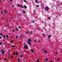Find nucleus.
Returning <instances> with one entry per match:
<instances>
[{
  "instance_id": "obj_31",
  "label": "nucleus",
  "mask_w": 62,
  "mask_h": 62,
  "mask_svg": "<svg viewBox=\"0 0 62 62\" xmlns=\"http://www.w3.org/2000/svg\"><path fill=\"white\" fill-rule=\"evenodd\" d=\"M46 61H48V59H46Z\"/></svg>"
},
{
  "instance_id": "obj_10",
  "label": "nucleus",
  "mask_w": 62,
  "mask_h": 62,
  "mask_svg": "<svg viewBox=\"0 0 62 62\" xmlns=\"http://www.w3.org/2000/svg\"><path fill=\"white\" fill-rule=\"evenodd\" d=\"M4 12L5 13H7V12H6V10H4Z\"/></svg>"
},
{
  "instance_id": "obj_52",
  "label": "nucleus",
  "mask_w": 62,
  "mask_h": 62,
  "mask_svg": "<svg viewBox=\"0 0 62 62\" xmlns=\"http://www.w3.org/2000/svg\"><path fill=\"white\" fill-rule=\"evenodd\" d=\"M13 32H14V30H13Z\"/></svg>"
},
{
  "instance_id": "obj_24",
  "label": "nucleus",
  "mask_w": 62,
  "mask_h": 62,
  "mask_svg": "<svg viewBox=\"0 0 62 62\" xmlns=\"http://www.w3.org/2000/svg\"><path fill=\"white\" fill-rule=\"evenodd\" d=\"M11 43H13V40H11Z\"/></svg>"
},
{
  "instance_id": "obj_30",
  "label": "nucleus",
  "mask_w": 62,
  "mask_h": 62,
  "mask_svg": "<svg viewBox=\"0 0 62 62\" xmlns=\"http://www.w3.org/2000/svg\"><path fill=\"white\" fill-rule=\"evenodd\" d=\"M23 13H25V11H23Z\"/></svg>"
},
{
  "instance_id": "obj_34",
  "label": "nucleus",
  "mask_w": 62,
  "mask_h": 62,
  "mask_svg": "<svg viewBox=\"0 0 62 62\" xmlns=\"http://www.w3.org/2000/svg\"><path fill=\"white\" fill-rule=\"evenodd\" d=\"M55 54H57V52H56L55 53Z\"/></svg>"
},
{
  "instance_id": "obj_17",
  "label": "nucleus",
  "mask_w": 62,
  "mask_h": 62,
  "mask_svg": "<svg viewBox=\"0 0 62 62\" xmlns=\"http://www.w3.org/2000/svg\"><path fill=\"white\" fill-rule=\"evenodd\" d=\"M3 37L5 39H6V36H5V35H3Z\"/></svg>"
},
{
  "instance_id": "obj_28",
  "label": "nucleus",
  "mask_w": 62,
  "mask_h": 62,
  "mask_svg": "<svg viewBox=\"0 0 62 62\" xmlns=\"http://www.w3.org/2000/svg\"><path fill=\"white\" fill-rule=\"evenodd\" d=\"M11 58H13V57L12 56H11Z\"/></svg>"
},
{
  "instance_id": "obj_39",
  "label": "nucleus",
  "mask_w": 62,
  "mask_h": 62,
  "mask_svg": "<svg viewBox=\"0 0 62 62\" xmlns=\"http://www.w3.org/2000/svg\"><path fill=\"white\" fill-rule=\"evenodd\" d=\"M20 56L21 57H22L23 56V55H21Z\"/></svg>"
},
{
  "instance_id": "obj_15",
  "label": "nucleus",
  "mask_w": 62,
  "mask_h": 62,
  "mask_svg": "<svg viewBox=\"0 0 62 62\" xmlns=\"http://www.w3.org/2000/svg\"><path fill=\"white\" fill-rule=\"evenodd\" d=\"M4 50H3V49H1V50L0 51V52L1 53V52H3V51H4Z\"/></svg>"
},
{
  "instance_id": "obj_49",
  "label": "nucleus",
  "mask_w": 62,
  "mask_h": 62,
  "mask_svg": "<svg viewBox=\"0 0 62 62\" xmlns=\"http://www.w3.org/2000/svg\"><path fill=\"white\" fill-rule=\"evenodd\" d=\"M60 6V5H57L58 6Z\"/></svg>"
},
{
  "instance_id": "obj_6",
  "label": "nucleus",
  "mask_w": 62,
  "mask_h": 62,
  "mask_svg": "<svg viewBox=\"0 0 62 62\" xmlns=\"http://www.w3.org/2000/svg\"><path fill=\"white\" fill-rule=\"evenodd\" d=\"M51 35H49L48 36V39H49L50 38H51Z\"/></svg>"
},
{
  "instance_id": "obj_18",
  "label": "nucleus",
  "mask_w": 62,
  "mask_h": 62,
  "mask_svg": "<svg viewBox=\"0 0 62 62\" xmlns=\"http://www.w3.org/2000/svg\"><path fill=\"white\" fill-rule=\"evenodd\" d=\"M31 51L32 52H34V50L33 49H31Z\"/></svg>"
},
{
  "instance_id": "obj_60",
  "label": "nucleus",
  "mask_w": 62,
  "mask_h": 62,
  "mask_svg": "<svg viewBox=\"0 0 62 62\" xmlns=\"http://www.w3.org/2000/svg\"><path fill=\"white\" fill-rule=\"evenodd\" d=\"M29 24L30 23V22H29Z\"/></svg>"
},
{
  "instance_id": "obj_3",
  "label": "nucleus",
  "mask_w": 62,
  "mask_h": 62,
  "mask_svg": "<svg viewBox=\"0 0 62 62\" xmlns=\"http://www.w3.org/2000/svg\"><path fill=\"white\" fill-rule=\"evenodd\" d=\"M45 8L46 9V10H48V9H49V8L47 7H46Z\"/></svg>"
},
{
  "instance_id": "obj_61",
  "label": "nucleus",
  "mask_w": 62,
  "mask_h": 62,
  "mask_svg": "<svg viewBox=\"0 0 62 62\" xmlns=\"http://www.w3.org/2000/svg\"><path fill=\"white\" fill-rule=\"evenodd\" d=\"M19 16H21V15H20Z\"/></svg>"
},
{
  "instance_id": "obj_50",
  "label": "nucleus",
  "mask_w": 62,
  "mask_h": 62,
  "mask_svg": "<svg viewBox=\"0 0 62 62\" xmlns=\"http://www.w3.org/2000/svg\"><path fill=\"white\" fill-rule=\"evenodd\" d=\"M7 25H8V26H9V25H8V24H7Z\"/></svg>"
},
{
  "instance_id": "obj_54",
  "label": "nucleus",
  "mask_w": 62,
  "mask_h": 62,
  "mask_svg": "<svg viewBox=\"0 0 62 62\" xmlns=\"http://www.w3.org/2000/svg\"><path fill=\"white\" fill-rule=\"evenodd\" d=\"M21 53H22V54H23L24 52H22Z\"/></svg>"
},
{
  "instance_id": "obj_62",
  "label": "nucleus",
  "mask_w": 62,
  "mask_h": 62,
  "mask_svg": "<svg viewBox=\"0 0 62 62\" xmlns=\"http://www.w3.org/2000/svg\"><path fill=\"white\" fill-rule=\"evenodd\" d=\"M15 15V16H16L15 15Z\"/></svg>"
},
{
  "instance_id": "obj_35",
  "label": "nucleus",
  "mask_w": 62,
  "mask_h": 62,
  "mask_svg": "<svg viewBox=\"0 0 62 62\" xmlns=\"http://www.w3.org/2000/svg\"><path fill=\"white\" fill-rule=\"evenodd\" d=\"M16 30H17V31H18V29L17 28H16Z\"/></svg>"
},
{
  "instance_id": "obj_33",
  "label": "nucleus",
  "mask_w": 62,
  "mask_h": 62,
  "mask_svg": "<svg viewBox=\"0 0 62 62\" xmlns=\"http://www.w3.org/2000/svg\"><path fill=\"white\" fill-rule=\"evenodd\" d=\"M4 60H7V59H6V58H4Z\"/></svg>"
},
{
  "instance_id": "obj_41",
  "label": "nucleus",
  "mask_w": 62,
  "mask_h": 62,
  "mask_svg": "<svg viewBox=\"0 0 62 62\" xmlns=\"http://www.w3.org/2000/svg\"><path fill=\"white\" fill-rule=\"evenodd\" d=\"M37 7H39V6L38 5H37Z\"/></svg>"
},
{
  "instance_id": "obj_45",
  "label": "nucleus",
  "mask_w": 62,
  "mask_h": 62,
  "mask_svg": "<svg viewBox=\"0 0 62 62\" xmlns=\"http://www.w3.org/2000/svg\"><path fill=\"white\" fill-rule=\"evenodd\" d=\"M10 1H11V2H12V0H10Z\"/></svg>"
},
{
  "instance_id": "obj_8",
  "label": "nucleus",
  "mask_w": 62,
  "mask_h": 62,
  "mask_svg": "<svg viewBox=\"0 0 62 62\" xmlns=\"http://www.w3.org/2000/svg\"><path fill=\"white\" fill-rule=\"evenodd\" d=\"M17 61H18V62H20V61H21V60H19V59H17Z\"/></svg>"
},
{
  "instance_id": "obj_12",
  "label": "nucleus",
  "mask_w": 62,
  "mask_h": 62,
  "mask_svg": "<svg viewBox=\"0 0 62 62\" xmlns=\"http://www.w3.org/2000/svg\"><path fill=\"white\" fill-rule=\"evenodd\" d=\"M12 47H13V48H15V45H13L12 46Z\"/></svg>"
},
{
  "instance_id": "obj_43",
  "label": "nucleus",
  "mask_w": 62,
  "mask_h": 62,
  "mask_svg": "<svg viewBox=\"0 0 62 62\" xmlns=\"http://www.w3.org/2000/svg\"><path fill=\"white\" fill-rule=\"evenodd\" d=\"M34 42H36V40H35L34 41Z\"/></svg>"
},
{
  "instance_id": "obj_37",
  "label": "nucleus",
  "mask_w": 62,
  "mask_h": 62,
  "mask_svg": "<svg viewBox=\"0 0 62 62\" xmlns=\"http://www.w3.org/2000/svg\"><path fill=\"white\" fill-rule=\"evenodd\" d=\"M18 28H19V29H21V27H20L19 26Z\"/></svg>"
},
{
  "instance_id": "obj_27",
  "label": "nucleus",
  "mask_w": 62,
  "mask_h": 62,
  "mask_svg": "<svg viewBox=\"0 0 62 62\" xmlns=\"http://www.w3.org/2000/svg\"><path fill=\"white\" fill-rule=\"evenodd\" d=\"M35 2H36V3H38V2L37 1V0H35Z\"/></svg>"
},
{
  "instance_id": "obj_40",
  "label": "nucleus",
  "mask_w": 62,
  "mask_h": 62,
  "mask_svg": "<svg viewBox=\"0 0 62 62\" xmlns=\"http://www.w3.org/2000/svg\"><path fill=\"white\" fill-rule=\"evenodd\" d=\"M49 62H53V61H49Z\"/></svg>"
},
{
  "instance_id": "obj_2",
  "label": "nucleus",
  "mask_w": 62,
  "mask_h": 62,
  "mask_svg": "<svg viewBox=\"0 0 62 62\" xmlns=\"http://www.w3.org/2000/svg\"><path fill=\"white\" fill-rule=\"evenodd\" d=\"M24 47L25 49H28V46H24Z\"/></svg>"
},
{
  "instance_id": "obj_38",
  "label": "nucleus",
  "mask_w": 62,
  "mask_h": 62,
  "mask_svg": "<svg viewBox=\"0 0 62 62\" xmlns=\"http://www.w3.org/2000/svg\"><path fill=\"white\" fill-rule=\"evenodd\" d=\"M48 19H51V18L50 17H49Z\"/></svg>"
},
{
  "instance_id": "obj_13",
  "label": "nucleus",
  "mask_w": 62,
  "mask_h": 62,
  "mask_svg": "<svg viewBox=\"0 0 62 62\" xmlns=\"http://www.w3.org/2000/svg\"><path fill=\"white\" fill-rule=\"evenodd\" d=\"M16 55H18V52H16Z\"/></svg>"
},
{
  "instance_id": "obj_55",
  "label": "nucleus",
  "mask_w": 62,
  "mask_h": 62,
  "mask_svg": "<svg viewBox=\"0 0 62 62\" xmlns=\"http://www.w3.org/2000/svg\"><path fill=\"white\" fill-rule=\"evenodd\" d=\"M38 42H40V41H38Z\"/></svg>"
},
{
  "instance_id": "obj_26",
  "label": "nucleus",
  "mask_w": 62,
  "mask_h": 62,
  "mask_svg": "<svg viewBox=\"0 0 62 62\" xmlns=\"http://www.w3.org/2000/svg\"><path fill=\"white\" fill-rule=\"evenodd\" d=\"M6 37L7 38H8V35H6Z\"/></svg>"
},
{
  "instance_id": "obj_46",
  "label": "nucleus",
  "mask_w": 62,
  "mask_h": 62,
  "mask_svg": "<svg viewBox=\"0 0 62 62\" xmlns=\"http://www.w3.org/2000/svg\"><path fill=\"white\" fill-rule=\"evenodd\" d=\"M35 11H36L35 10H34V12H35Z\"/></svg>"
},
{
  "instance_id": "obj_14",
  "label": "nucleus",
  "mask_w": 62,
  "mask_h": 62,
  "mask_svg": "<svg viewBox=\"0 0 62 62\" xmlns=\"http://www.w3.org/2000/svg\"><path fill=\"white\" fill-rule=\"evenodd\" d=\"M5 53V52L4 51H3L2 52V54H4Z\"/></svg>"
},
{
  "instance_id": "obj_19",
  "label": "nucleus",
  "mask_w": 62,
  "mask_h": 62,
  "mask_svg": "<svg viewBox=\"0 0 62 62\" xmlns=\"http://www.w3.org/2000/svg\"><path fill=\"white\" fill-rule=\"evenodd\" d=\"M20 7H22V8H23V6H22V5H20Z\"/></svg>"
},
{
  "instance_id": "obj_23",
  "label": "nucleus",
  "mask_w": 62,
  "mask_h": 62,
  "mask_svg": "<svg viewBox=\"0 0 62 62\" xmlns=\"http://www.w3.org/2000/svg\"><path fill=\"white\" fill-rule=\"evenodd\" d=\"M39 59H38L37 60V62H39Z\"/></svg>"
},
{
  "instance_id": "obj_29",
  "label": "nucleus",
  "mask_w": 62,
  "mask_h": 62,
  "mask_svg": "<svg viewBox=\"0 0 62 62\" xmlns=\"http://www.w3.org/2000/svg\"><path fill=\"white\" fill-rule=\"evenodd\" d=\"M60 60V59H59V58H58V59H57V60H58V61H59Z\"/></svg>"
},
{
  "instance_id": "obj_5",
  "label": "nucleus",
  "mask_w": 62,
  "mask_h": 62,
  "mask_svg": "<svg viewBox=\"0 0 62 62\" xmlns=\"http://www.w3.org/2000/svg\"><path fill=\"white\" fill-rule=\"evenodd\" d=\"M1 14H3V11H1L0 12Z\"/></svg>"
},
{
  "instance_id": "obj_53",
  "label": "nucleus",
  "mask_w": 62,
  "mask_h": 62,
  "mask_svg": "<svg viewBox=\"0 0 62 62\" xmlns=\"http://www.w3.org/2000/svg\"><path fill=\"white\" fill-rule=\"evenodd\" d=\"M22 36H20V38H22Z\"/></svg>"
},
{
  "instance_id": "obj_16",
  "label": "nucleus",
  "mask_w": 62,
  "mask_h": 62,
  "mask_svg": "<svg viewBox=\"0 0 62 62\" xmlns=\"http://www.w3.org/2000/svg\"><path fill=\"white\" fill-rule=\"evenodd\" d=\"M0 35L1 36H3V34H2V33H0Z\"/></svg>"
},
{
  "instance_id": "obj_42",
  "label": "nucleus",
  "mask_w": 62,
  "mask_h": 62,
  "mask_svg": "<svg viewBox=\"0 0 62 62\" xmlns=\"http://www.w3.org/2000/svg\"><path fill=\"white\" fill-rule=\"evenodd\" d=\"M8 57H11V56H8Z\"/></svg>"
},
{
  "instance_id": "obj_48",
  "label": "nucleus",
  "mask_w": 62,
  "mask_h": 62,
  "mask_svg": "<svg viewBox=\"0 0 62 62\" xmlns=\"http://www.w3.org/2000/svg\"><path fill=\"white\" fill-rule=\"evenodd\" d=\"M0 39H1V37L0 35Z\"/></svg>"
},
{
  "instance_id": "obj_59",
  "label": "nucleus",
  "mask_w": 62,
  "mask_h": 62,
  "mask_svg": "<svg viewBox=\"0 0 62 62\" xmlns=\"http://www.w3.org/2000/svg\"><path fill=\"white\" fill-rule=\"evenodd\" d=\"M9 52H10V50L9 51Z\"/></svg>"
},
{
  "instance_id": "obj_21",
  "label": "nucleus",
  "mask_w": 62,
  "mask_h": 62,
  "mask_svg": "<svg viewBox=\"0 0 62 62\" xmlns=\"http://www.w3.org/2000/svg\"><path fill=\"white\" fill-rule=\"evenodd\" d=\"M13 54L14 55H15L16 54V53H15V52H13Z\"/></svg>"
},
{
  "instance_id": "obj_11",
  "label": "nucleus",
  "mask_w": 62,
  "mask_h": 62,
  "mask_svg": "<svg viewBox=\"0 0 62 62\" xmlns=\"http://www.w3.org/2000/svg\"><path fill=\"white\" fill-rule=\"evenodd\" d=\"M28 44H29V45H31V43L30 42H28Z\"/></svg>"
},
{
  "instance_id": "obj_44",
  "label": "nucleus",
  "mask_w": 62,
  "mask_h": 62,
  "mask_svg": "<svg viewBox=\"0 0 62 62\" xmlns=\"http://www.w3.org/2000/svg\"><path fill=\"white\" fill-rule=\"evenodd\" d=\"M12 7H14V5H12Z\"/></svg>"
},
{
  "instance_id": "obj_20",
  "label": "nucleus",
  "mask_w": 62,
  "mask_h": 62,
  "mask_svg": "<svg viewBox=\"0 0 62 62\" xmlns=\"http://www.w3.org/2000/svg\"><path fill=\"white\" fill-rule=\"evenodd\" d=\"M3 43V42H1L0 43V45H1V44H2Z\"/></svg>"
},
{
  "instance_id": "obj_51",
  "label": "nucleus",
  "mask_w": 62,
  "mask_h": 62,
  "mask_svg": "<svg viewBox=\"0 0 62 62\" xmlns=\"http://www.w3.org/2000/svg\"><path fill=\"white\" fill-rule=\"evenodd\" d=\"M42 23H44V22H42Z\"/></svg>"
},
{
  "instance_id": "obj_4",
  "label": "nucleus",
  "mask_w": 62,
  "mask_h": 62,
  "mask_svg": "<svg viewBox=\"0 0 62 62\" xmlns=\"http://www.w3.org/2000/svg\"><path fill=\"white\" fill-rule=\"evenodd\" d=\"M44 50V51L45 52V53L46 54H47V52L46 51H45L44 49H43Z\"/></svg>"
},
{
  "instance_id": "obj_36",
  "label": "nucleus",
  "mask_w": 62,
  "mask_h": 62,
  "mask_svg": "<svg viewBox=\"0 0 62 62\" xmlns=\"http://www.w3.org/2000/svg\"><path fill=\"white\" fill-rule=\"evenodd\" d=\"M16 38H18V36H16Z\"/></svg>"
},
{
  "instance_id": "obj_57",
  "label": "nucleus",
  "mask_w": 62,
  "mask_h": 62,
  "mask_svg": "<svg viewBox=\"0 0 62 62\" xmlns=\"http://www.w3.org/2000/svg\"><path fill=\"white\" fill-rule=\"evenodd\" d=\"M1 2V0H0V2Z\"/></svg>"
},
{
  "instance_id": "obj_56",
  "label": "nucleus",
  "mask_w": 62,
  "mask_h": 62,
  "mask_svg": "<svg viewBox=\"0 0 62 62\" xmlns=\"http://www.w3.org/2000/svg\"><path fill=\"white\" fill-rule=\"evenodd\" d=\"M43 35H45V34H43Z\"/></svg>"
},
{
  "instance_id": "obj_58",
  "label": "nucleus",
  "mask_w": 62,
  "mask_h": 62,
  "mask_svg": "<svg viewBox=\"0 0 62 62\" xmlns=\"http://www.w3.org/2000/svg\"><path fill=\"white\" fill-rule=\"evenodd\" d=\"M4 45H5L6 44H5V43H4Z\"/></svg>"
},
{
  "instance_id": "obj_9",
  "label": "nucleus",
  "mask_w": 62,
  "mask_h": 62,
  "mask_svg": "<svg viewBox=\"0 0 62 62\" xmlns=\"http://www.w3.org/2000/svg\"><path fill=\"white\" fill-rule=\"evenodd\" d=\"M23 7H25V8H27V7L25 5Z\"/></svg>"
},
{
  "instance_id": "obj_1",
  "label": "nucleus",
  "mask_w": 62,
  "mask_h": 62,
  "mask_svg": "<svg viewBox=\"0 0 62 62\" xmlns=\"http://www.w3.org/2000/svg\"><path fill=\"white\" fill-rule=\"evenodd\" d=\"M28 42H32L31 40L30 39H28Z\"/></svg>"
},
{
  "instance_id": "obj_32",
  "label": "nucleus",
  "mask_w": 62,
  "mask_h": 62,
  "mask_svg": "<svg viewBox=\"0 0 62 62\" xmlns=\"http://www.w3.org/2000/svg\"><path fill=\"white\" fill-rule=\"evenodd\" d=\"M24 2H25L26 3H27V1H26V0H24Z\"/></svg>"
},
{
  "instance_id": "obj_25",
  "label": "nucleus",
  "mask_w": 62,
  "mask_h": 62,
  "mask_svg": "<svg viewBox=\"0 0 62 62\" xmlns=\"http://www.w3.org/2000/svg\"><path fill=\"white\" fill-rule=\"evenodd\" d=\"M28 31H26V34H28Z\"/></svg>"
},
{
  "instance_id": "obj_22",
  "label": "nucleus",
  "mask_w": 62,
  "mask_h": 62,
  "mask_svg": "<svg viewBox=\"0 0 62 62\" xmlns=\"http://www.w3.org/2000/svg\"><path fill=\"white\" fill-rule=\"evenodd\" d=\"M17 5L19 7H20V5L19 4H17Z\"/></svg>"
},
{
  "instance_id": "obj_7",
  "label": "nucleus",
  "mask_w": 62,
  "mask_h": 62,
  "mask_svg": "<svg viewBox=\"0 0 62 62\" xmlns=\"http://www.w3.org/2000/svg\"><path fill=\"white\" fill-rule=\"evenodd\" d=\"M32 33H33V31H31L30 33L29 32V34H32Z\"/></svg>"
},
{
  "instance_id": "obj_47",
  "label": "nucleus",
  "mask_w": 62,
  "mask_h": 62,
  "mask_svg": "<svg viewBox=\"0 0 62 62\" xmlns=\"http://www.w3.org/2000/svg\"><path fill=\"white\" fill-rule=\"evenodd\" d=\"M34 21H32V23H34Z\"/></svg>"
}]
</instances>
